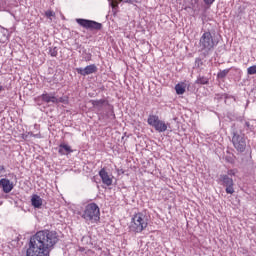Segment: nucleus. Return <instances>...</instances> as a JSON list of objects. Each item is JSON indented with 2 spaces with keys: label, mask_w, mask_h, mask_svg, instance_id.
<instances>
[{
  "label": "nucleus",
  "mask_w": 256,
  "mask_h": 256,
  "mask_svg": "<svg viewBox=\"0 0 256 256\" xmlns=\"http://www.w3.org/2000/svg\"><path fill=\"white\" fill-rule=\"evenodd\" d=\"M99 175H100V177L102 179V183L104 185H107V187H110V185H113V179L111 178V176H109V173H107L105 168H102L99 171Z\"/></svg>",
  "instance_id": "1a4fd4ad"
},
{
  "label": "nucleus",
  "mask_w": 256,
  "mask_h": 256,
  "mask_svg": "<svg viewBox=\"0 0 256 256\" xmlns=\"http://www.w3.org/2000/svg\"><path fill=\"white\" fill-rule=\"evenodd\" d=\"M120 3H131V0H111V7L112 9H117Z\"/></svg>",
  "instance_id": "2eb2a0df"
},
{
  "label": "nucleus",
  "mask_w": 256,
  "mask_h": 256,
  "mask_svg": "<svg viewBox=\"0 0 256 256\" xmlns=\"http://www.w3.org/2000/svg\"><path fill=\"white\" fill-rule=\"evenodd\" d=\"M86 61H91V54H88V55H87Z\"/></svg>",
  "instance_id": "a878e982"
},
{
  "label": "nucleus",
  "mask_w": 256,
  "mask_h": 256,
  "mask_svg": "<svg viewBox=\"0 0 256 256\" xmlns=\"http://www.w3.org/2000/svg\"><path fill=\"white\" fill-rule=\"evenodd\" d=\"M219 180L221 181L223 187H226V193L228 195H233L235 193V189L233 188L235 185L233 178H230L229 175L223 174L220 175Z\"/></svg>",
  "instance_id": "0eeeda50"
},
{
  "label": "nucleus",
  "mask_w": 256,
  "mask_h": 256,
  "mask_svg": "<svg viewBox=\"0 0 256 256\" xmlns=\"http://www.w3.org/2000/svg\"><path fill=\"white\" fill-rule=\"evenodd\" d=\"M76 23H78L80 27H84V29H90L91 31H101V29H103V24L93 20L78 18L76 19Z\"/></svg>",
  "instance_id": "423d86ee"
},
{
  "label": "nucleus",
  "mask_w": 256,
  "mask_h": 256,
  "mask_svg": "<svg viewBox=\"0 0 256 256\" xmlns=\"http://www.w3.org/2000/svg\"><path fill=\"white\" fill-rule=\"evenodd\" d=\"M31 203L35 209H40V207L43 205V199H41L39 195L34 194L31 198Z\"/></svg>",
  "instance_id": "ddd939ff"
},
{
  "label": "nucleus",
  "mask_w": 256,
  "mask_h": 256,
  "mask_svg": "<svg viewBox=\"0 0 256 256\" xmlns=\"http://www.w3.org/2000/svg\"><path fill=\"white\" fill-rule=\"evenodd\" d=\"M205 5H213L215 3V0H203Z\"/></svg>",
  "instance_id": "412c9836"
},
{
  "label": "nucleus",
  "mask_w": 256,
  "mask_h": 256,
  "mask_svg": "<svg viewBox=\"0 0 256 256\" xmlns=\"http://www.w3.org/2000/svg\"><path fill=\"white\" fill-rule=\"evenodd\" d=\"M199 45L202 51L209 53V51H213L215 45H217V41L213 39L211 32H204L200 38Z\"/></svg>",
  "instance_id": "7ed1b4c3"
},
{
  "label": "nucleus",
  "mask_w": 256,
  "mask_h": 256,
  "mask_svg": "<svg viewBox=\"0 0 256 256\" xmlns=\"http://www.w3.org/2000/svg\"><path fill=\"white\" fill-rule=\"evenodd\" d=\"M0 187H2L4 193H11L13 191V183L9 179L2 178L0 180Z\"/></svg>",
  "instance_id": "9d476101"
},
{
  "label": "nucleus",
  "mask_w": 256,
  "mask_h": 256,
  "mask_svg": "<svg viewBox=\"0 0 256 256\" xmlns=\"http://www.w3.org/2000/svg\"><path fill=\"white\" fill-rule=\"evenodd\" d=\"M3 173H5V167L0 165V177H3Z\"/></svg>",
  "instance_id": "4be33fe9"
},
{
  "label": "nucleus",
  "mask_w": 256,
  "mask_h": 256,
  "mask_svg": "<svg viewBox=\"0 0 256 256\" xmlns=\"http://www.w3.org/2000/svg\"><path fill=\"white\" fill-rule=\"evenodd\" d=\"M197 85H207L209 83V79L206 77H198L197 80L195 81Z\"/></svg>",
  "instance_id": "f3484780"
},
{
  "label": "nucleus",
  "mask_w": 256,
  "mask_h": 256,
  "mask_svg": "<svg viewBox=\"0 0 256 256\" xmlns=\"http://www.w3.org/2000/svg\"><path fill=\"white\" fill-rule=\"evenodd\" d=\"M40 97H41L42 101H44L45 103H55V104H57V97H55L52 94L44 93Z\"/></svg>",
  "instance_id": "f8f14e48"
},
{
  "label": "nucleus",
  "mask_w": 256,
  "mask_h": 256,
  "mask_svg": "<svg viewBox=\"0 0 256 256\" xmlns=\"http://www.w3.org/2000/svg\"><path fill=\"white\" fill-rule=\"evenodd\" d=\"M245 127H247V129H251V124H249V122H245Z\"/></svg>",
  "instance_id": "393cba45"
},
{
  "label": "nucleus",
  "mask_w": 256,
  "mask_h": 256,
  "mask_svg": "<svg viewBox=\"0 0 256 256\" xmlns=\"http://www.w3.org/2000/svg\"><path fill=\"white\" fill-rule=\"evenodd\" d=\"M112 119H115V113H111Z\"/></svg>",
  "instance_id": "bb28decb"
},
{
  "label": "nucleus",
  "mask_w": 256,
  "mask_h": 256,
  "mask_svg": "<svg viewBox=\"0 0 256 256\" xmlns=\"http://www.w3.org/2000/svg\"><path fill=\"white\" fill-rule=\"evenodd\" d=\"M90 103L98 111H101V109H103V107H105V105H108V102L105 99L91 100Z\"/></svg>",
  "instance_id": "9b49d317"
},
{
  "label": "nucleus",
  "mask_w": 256,
  "mask_h": 256,
  "mask_svg": "<svg viewBox=\"0 0 256 256\" xmlns=\"http://www.w3.org/2000/svg\"><path fill=\"white\" fill-rule=\"evenodd\" d=\"M51 57H57V47L50 48Z\"/></svg>",
  "instance_id": "6ab92c4d"
},
{
  "label": "nucleus",
  "mask_w": 256,
  "mask_h": 256,
  "mask_svg": "<svg viewBox=\"0 0 256 256\" xmlns=\"http://www.w3.org/2000/svg\"><path fill=\"white\" fill-rule=\"evenodd\" d=\"M55 15L52 11H47L46 12V17H53Z\"/></svg>",
  "instance_id": "5701e85b"
},
{
  "label": "nucleus",
  "mask_w": 256,
  "mask_h": 256,
  "mask_svg": "<svg viewBox=\"0 0 256 256\" xmlns=\"http://www.w3.org/2000/svg\"><path fill=\"white\" fill-rule=\"evenodd\" d=\"M229 73V70H223L218 73L219 79H224V77H227V74Z\"/></svg>",
  "instance_id": "a211bd4d"
},
{
  "label": "nucleus",
  "mask_w": 256,
  "mask_h": 256,
  "mask_svg": "<svg viewBox=\"0 0 256 256\" xmlns=\"http://www.w3.org/2000/svg\"><path fill=\"white\" fill-rule=\"evenodd\" d=\"M228 175L233 176L235 175V170H228Z\"/></svg>",
  "instance_id": "b1692460"
},
{
  "label": "nucleus",
  "mask_w": 256,
  "mask_h": 256,
  "mask_svg": "<svg viewBox=\"0 0 256 256\" xmlns=\"http://www.w3.org/2000/svg\"><path fill=\"white\" fill-rule=\"evenodd\" d=\"M232 143L235 147V149L239 153L245 152V149H247V140H245V134L241 130H237L235 128V125L232 126Z\"/></svg>",
  "instance_id": "f257e3e1"
},
{
  "label": "nucleus",
  "mask_w": 256,
  "mask_h": 256,
  "mask_svg": "<svg viewBox=\"0 0 256 256\" xmlns=\"http://www.w3.org/2000/svg\"><path fill=\"white\" fill-rule=\"evenodd\" d=\"M99 215V206L95 203H91L86 206L82 217L86 221H99Z\"/></svg>",
  "instance_id": "20e7f679"
},
{
  "label": "nucleus",
  "mask_w": 256,
  "mask_h": 256,
  "mask_svg": "<svg viewBox=\"0 0 256 256\" xmlns=\"http://www.w3.org/2000/svg\"><path fill=\"white\" fill-rule=\"evenodd\" d=\"M76 71L78 75L86 77V75H93V73H97V66L95 64H91L85 68H76Z\"/></svg>",
  "instance_id": "6e6552de"
},
{
  "label": "nucleus",
  "mask_w": 256,
  "mask_h": 256,
  "mask_svg": "<svg viewBox=\"0 0 256 256\" xmlns=\"http://www.w3.org/2000/svg\"><path fill=\"white\" fill-rule=\"evenodd\" d=\"M148 125H151V127H154L158 133H165L167 131V124L159 119V116L156 115H150L148 117Z\"/></svg>",
  "instance_id": "39448f33"
},
{
  "label": "nucleus",
  "mask_w": 256,
  "mask_h": 256,
  "mask_svg": "<svg viewBox=\"0 0 256 256\" xmlns=\"http://www.w3.org/2000/svg\"><path fill=\"white\" fill-rule=\"evenodd\" d=\"M1 91H3V86H0V93H1Z\"/></svg>",
  "instance_id": "cd10ccee"
},
{
  "label": "nucleus",
  "mask_w": 256,
  "mask_h": 256,
  "mask_svg": "<svg viewBox=\"0 0 256 256\" xmlns=\"http://www.w3.org/2000/svg\"><path fill=\"white\" fill-rule=\"evenodd\" d=\"M34 137H39V134L34 135Z\"/></svg>",
  "instance_id": "c85d7f7f"
},
{
  "label": "nucleus",
  "mask_w": 256,
  "mask_h": 256,
  "mask_svg": "<svg viewBox=\"0 0 256 256\" xmlns=\"http://www.w3.org/2000/svg\"><path fill=\"white\" fill-rule=\"evenodd\" d=\"M57 103H67V97L57 98Z\"/></svg>",
  "instance_id": "aec40b11"
},
{
  "label": "nucleus",
  "mask_w": 256,
  "mask_h": 256,
  "mask_svg": "<svg viewBox=\"0 0 256 256\" xmlns=\"http://www.w3.org/2000/svg\"><path fill=\"white\" fill-rule=\"evenodd\" d=\"M58 153L60 155H69V153H73V150L71 149V146L67 144H60Z\"/></svg>",
  "instance_id": "4468645a"
},
{
  "label": "nucleus",
  "mask_w": 256,
  "mask_h": 256,
  "mask_svg": "<svg viewBox=\"0 0 256 256\" xmlns=\"http://www.w3.org/2000/svg\"><path fill=\"white\" fill-rule=\"evenodd\" d=\"M175 91L177 95H183V93H185V84L184 83L177 84L175 86Z\"/></svg>",
  "instance_id": "dca6fc26"
},
{
  "label": "nucleus",
  "mask_w": 256,
  "mask_h": 256,
  "mask_svg": "<svg viewBox=\"0 0 256 256\" xmlns=\"http://www.w3.org/2000/svg\"><path fill=\"white\" fill-rule=\"evenodd\" d=\"M147 217L143 213H138L134 215L130 223L129 229L133 233H141L144 229H147Z\"/></svg>",
  "instance_id": "f03ea898"
}]
</instances>
